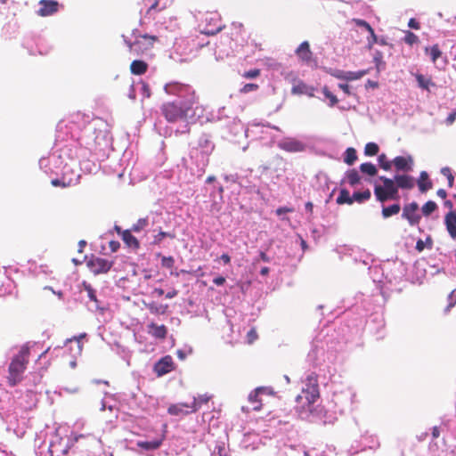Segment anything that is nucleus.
<instances>
[{"instance_id":"obj_1","label":"nucleus","mask_w":456,"mask_h":456,"mask_svg":"<svg viewBox=\"0 0 456 456\" xmlns=\"http://www.w3.org/2000/svg\"><path fill=\"white\" fill-rule=\"evenodd\" d=\"M64 135L65 132L58 130L53 151L49 157L39 159V167L45 173L60 170L66 174L71 169L68 160L79 159L81 163L93 157L98 159L105 156L111 144L108 126L100 118L87 124L77 139L73 136L65 139Z\"/></svg>"},{"instance_id":"obj_2","label":"nucleus","mask_w":456,"mask_h":456,"mask_svg":"<svg viewBox=\"0 0 456 456\" xmlns=\"http://www.w3.org/2000/svg\"><path fill=\"white\" fill-rule=\"evenodd\" d=\"M164 91L167 94L177 98L163 103L160 107L161 114L167 122L192 124L204 117L205 108L199 103L195 91L191 86L170 82L165 85Z\"/></svg>"},{"instance_id":"obj_3","label":"nucleus","mask_w":456,"mask_h":456,"mask_svg":"<svg viewBox=\"0 0 456 456\" xmlns=\"http://www.w3.org/2000/svg\"><path fill=\"white\" fill-rule=\"evenodd\" d=\"M318 397L317 376L314 373H310L303 381L301 395L297 396V401L305 400V403L297 408V412L301 419L309 422L322 420V408L314 405V402Z\"/></svg>"},{"instance_id":"obj_4","label":"nucleus","mask_w":456,"mask_h":456,"mask_svg":"<svg viewBox=\"0 0 456 456\" xmlns=\"http://www.w3.org/2000/svg\"><path fill=\"white\" fill-rule=\"evenodd\" d=\"M215 145L206 134L200 137L198 146L190 151V162H186L191 175L200 177L206 171L209 162V156L214 151Z\"/></svg>"},{"instance_id":"obj_5","label":"nucleus","mask_w":456,"mask_h":456,"mask_svg":"<svg viewBox=\"0 0 456 456\" xmlns=\"http://www.w3.org/2000/svg\"><path fill=\"white\" fill-rule=\"evenodd\" d=\"M29 349L27 346L20 347L19 353L13 356L9 365L8 382L11 386L18 384L28 362Z\"/></svg>"},{"instance_id":"obj_6","label":"nucleus","mask_w":456,"mask_h":456,"mask_svg":"<svg viewBox=\"0 0 456 456\" xmlns=\"http://www.w3.org/2000/svg\"><path fill=\"white\" fill-rule=\"evenodd\" d=\"M379 181L382 182V184H375L374 187V194L379 201L384 202L389 200H397L399 199L396 183L393 178L381 175L379 177Z\"/></svg>"},{"instance_id":"obj_7","label":"nucleus","mask_w":456,"mask_h":456,"mask_svg":"<svg viewBox=\"0 0 456 456\" xmlns=\"http://www.w3.org/2000/svg\"><path fill=\"white\" fill-rule=\"evenodd\" d=\"M123 37L125 43L129 47L130 52L136 54L143 53L145 51L149 50L158 39L155 36L144 34L135 37V40L132 43L124 36Z\"/></svg>"},{"instance_id":"obj_8","label":"nucleus","mask_w":456,"mask_h":456,"mask_svg":"<svg viewBox=\"0 0 456 456\" xmlns=\"http://www.w3.org/2000/svg\"><path fill=\"white\" fill-rule=\"evenodd\" d=\"M201 33L205 35H215L222 28V22L217 12H208L201 20Z\"/></svg>"},{"instance_id":"obj_9","label":"nucleus","mask_w":456,"mask_h":456,"mask_svg":"<svg viewBox=\"0 0 456 456\" xmlns=\"http://www.w3.org/2000/svg\"><path fill=\"white\" fill-rule=\"evenodd\" d=\"M272 129L279 130L277 126H271L269 125H260L256 123L250 124L245 130V136H254L260 140H265L268 137H272L270 131Z\"/></svg>"},{"instance_id":"obj_10","label":"nucleus","mask_w":456,"mask_h":456,"mask_svg":"<svg viewBox=\"0 0 456 456\" xmlns=\"http://www.w3.org/2000/svg\"><path fill=\"white\" fill-rule=\"evenodd\" d=\"M402 218L406 219L411 226L418 225L421 219L418 203L405 204L403 208Z\"/></svg>"},{"instance_id":"obj_11","label":"nucleus","mask_w":456,"mask_h":456,"mask_svg":"<svg viewBox=\"0 0 456 456\" xmlns=\"http://www.w3.org/2000/svg\"><path fill=\"white\" fill-rule=\"evenodd\" d=\"M200 45L194 39L191 38H180L177 39L174 47L177 53L182 56H189L193 53L194 50Z\"/></svg>"},{"instance_id":"obj_12","label":"nucleus","mask_w":456,"mask_h":456,"mask_svg":"<svg viewBox=\"0 0 456 456\" xmlns=\"http://www.w3.org/2000/svg\"><path fill=\"white\" fill-rule=\"evenodd\" d=\"M112 262L97 256H93L87 262L88 268L95 275L108 273L112 267Z\"/></svg>"},{"instance_id":"obj_13","label":"nucleus","mask_w":456,"mask_h":456,"mask_svg":"<svg viewBox=\"0 0 456 456\" xmlns=\"http://www.w3.org/2000/svg\"><path fill=\"white\" fill-rule=\"evenodd\" d=\"M278 147L287 152L297 153L305 150V144L295 138L288 137L278 142Z\"/></svg>"},{"instance_id":"obj_14","label":"nucleus","mask_w":456,"mask_h":456,"mask_svg":"<svg viewBox=\"0 0 456 456\" xmlns=\"http://www.w3.org/2000/svg\"><path fill=\"white\" fill-rule=\"evenodd\" d=\"M233 41L228 36H222L218 44L216 45V58L224 59L232 53Z\"/></svg>"},{"instance_id":"obj_15","label":"nucleus","mask_w":456,"mask_h":456,"mask_svg":"<svg viewBox=\"0 0 456 456\" xmlns=\"http://www.w3.org/2000/svg\"><path fill=\"white\" fill-rule=\"evenodd\" d=\"M365 28L369 30V36L366 37V48L371 50L374 45H391L388 43V38L386 36H377L374 29L370 25H366Z\"/></svg>"},{"instance_id":"obj_16","label":"nucleus","mask_w":456,"mask_h":456,"mask_svg":"<svg viewBox=\"0 0 456 456\" xmlns=\"http://www.w3.org/2000/svg\"><path fill=\"white\" fill-rule=\"evenodd\" d=\"M158 377L164 376L174 370V362L170 355H166L159 360L153 367Z\"/></svg>"},{"instance_id":"obj_17","label":"nucleus","mask_w":456,"mask_h":456,"mask_svg":"<svg viewBox=\"0 0 456 456\" xmlns=\"http://www.w3.org/2000/svg\"><path fill=\"white\" fill-rule=\"evenodd\" d=\"M397 172L409 173L413 169V159L411 156H397L392 160Z\"/></svg>"},{"instance_id":"obj_18","label":"nucleus","mask_w":456,"mask_h":456,"mask_svg":"<svg viewBox=\"0 0 456 456\" xmlns=\"http://www.w3.org/2000/svg\"><path fill=\"white\" fill-rule=\"evenodd\" d=\"M83 289L86 292L89 300L94 304V305L89 306L91 310L94 311H102L105 310V307L102 305V302L97 298L95 289L91 286V284L86 281H83L82 283Z\"/></svg>"},{"instance_id":"obj_19","label":"nucleus","mask_w":456,"mask_h":456,"mask_svg":"<svg viewBox=\"0 0 456 456\" xmlns=\"http://www.w3.org/2000/svg\"><path fill=\"white\" fill-rule=\"evenodd\" d=\"M295 53L305 64H310L314 61V54L307 41L302 42L296 49Z\"/></svg>"},{"instance_id":"obj_20","label":"nucleus","mask_w":456,"mask_h":456,"mask_svg":"<svg viewBox=\"0 0 456 456\" xmlns=\"http://www.w3.org/2000/svg\"><path fill=\"white\" fill-rule=\"evenodd\" d=\"M393 180L396 183L397 190H411L415 185V179L411 175L404 174H396Z\"/></svg>"},{"instance_id":"obj_21","label":"nucleus","mask_w":456,"mask_h":456,"mask_svg":"<svg viewBox=\"0 0 456 456\" xmlns=\"http://www.w3.org/2000/svg\"><path fill=\"white\" fill-rule=\"evenodd\" d=\"M40 8L37 13L41 17L53 15L58 11V2L53 0H41L39 2Z\"/></svg>"},{"instance_id":"obj_22","label":"nucleus","mask_w":456,"mask_h":456,"mask_svg":"<svg viewBox=\"0 0 456 456\" xmlns=\"http://www.w3.org/2000/svg\"><path fill=\"white\" fill-rule=\"evenodd\" d=\"M444 224L446 226V230L450 234L451 238L456 240V212L451 210L448 214H446L444 218Z\"/></svg>"},{"instance_id":"obj_23","label":"nucleus","mask_w":456,"mask_h":456,"mask_svg":"<svg viewBox=\"0 0 456 456\" xmlns=\"http://www.w3.org/2000/svg\"><path fill=\"white\" fill-rule=\"evenodd\" d=\"M225 126L229 133L234 137L238 136L242 133L245 134L246 128H244V125L241 123L240 119L236 118H232V119H230Z\"/></svg>"},{"instance_id":"obj_24","label":"nucleus","mask_w":456,"mask_h":456,"mask_svg":"<svg viewBox=\"0 0 456 456\" xmlns=\"http://www.w3.org/2000/svg\"><path fill=\"white\" fill-rule=\"evenodd\" d=\"M314 87L300 81L293 86L291 92L293 94H305L309 97H313L314 96Z\"/></svg>"},{"instance_id":"obj_25","label":"nucleus","mask_w":456,"mask_h":456,"mask_svg":"<svg viewBox=\"0 0 456 456\" xmlns=\"http://www.w3.org/2000/svg\"><path fill=\"white\" fill-rule=\"evenodd\" d=\"M266 387H260L256 388L248 395V401L252 403V409L254 411H259L261 409V403L258 399L259 395L264 391L267 390Z\"/></svg>"},{"instance_id":"obj_26","label":"nucleus","mask_w":456,"mask_h":456,"mask_svg":"<svg viewBox=\"0 0 456 456\" xmlns=\"http://www.w3.org/2000/svg\"><path fill=\"white\" fill-rule=\"evenodd\" d=\"M211 399V395L208 394L200 395L198 397H193L191 406L186 410L187 411H197L204 403H207Z\"/></svg>"},{"instance_id":"obj_27","label":"nucleus","mask_w":456,"mask_h":456,"mask_svg":"<svg viewBox=\"0 0 456 456\" xmlns=\"http://www.w3.org/2000/svg\"><path fill=\"white\" fill-rule=\"evenodd\" d=\"M414 77L417 80L418 86L423 90L429 92L431 87L436 86V84L432 81L430 77H425L424 75L419 73H416Z\"/></svg>"},{"instance_id":"obj_28","label":"nucleus","mask_w":456,"mask_h":456,"mask_svg":"<svg viewBox=\"0 0 456 456\" xmlns=\"http://www.w3.org/2000/svg\"><path fill=\"white\" fill-rule=\"evenodd\" d=\"M149 333L157 338H165L167 330L165 325H158L155 323L149 324Z\"/></svg>"},{"instance_id":"obj_29","label":"nucleus","mask_w":456,"mask_h":456,"mask_svg":"<svg viewBox=\"0 0 456 456\" xmlns=\"http://www.w3.org/2000/svg\"><path fill=\"white\" fill-rule=\"evenodd\" d=\"M190 406H191V404H188V403L173 404V405L169 406L168 412L171 415H176V416L192 413L193 411H186L188 409V407H190Z\"/></svg>"},{"instance_id":"obj_30","label":"nucleus","mask_w":456,"mask_h":456,"mask_svg":"<svg viewBox=\"0 0 456 456\" xmlns=\"http://www.w3.org/2000/svg\"><path fill=\"white\" fill-rule=\"evenodd\" d=\"M403 33L404 34V36L403 37H402L401 40L407 45L413 46L415 45L419 44V37L411 30H403Z\"/></svg>"},{"instance_id":"obj_31","label":"nucleus","mask_w":456,"mask_h":456,"mask_svg":"<svg viewBox=\"0 0 456 456\" xmlns=\"http://www.w3.org/2000/svg\"><path fill=\"white\" fill-rule=\"evenodd\" d=\"M131 72L134 75H142L147 70V64L142 61L135 60L131 63Z\"/></svg>"},{"instance_id":"obj_32","label":"nucleus","mask_w":456,"mask_h":456,"mask_svg":"<svg viewBox=\"0 0 456 456\" xmlns=\"http://www.w3.org/2000/svg\"><path fill=\"white\" fill-rule=\"evenodd\" d=\"M323 352L324 351L322 348H319L318 346H313L307 355L308 361L311 363L317 365L319 363V356L322 355Z\"/></svg>"},{"instance_id":"obj_33","label":"nucleus","mask_w":456,"mask_h":456,"mask_svg":"<svg viewBox=\"0 0 456 456\" xmlns=\"http://www.w3.org/2000/svg\"><path fill=\"white\" fill-rule=\"evenodd\" d=\"M425 53L430 56L431 61L436 64L438 58L442 55V51L440 50L438 45H434L430 47L427 46L425 48Z\"/></svg>"},{"instance_id":"obj_34","label":"nucleus","mask_w":456,"mask_h":456,"mask_svg":"<svg viewBox=\"0 0 456 456\" xmlns=\"http://www.w3.org/2000/svg\"><path fill=\"white\" fill-rule=\"evenodd\" d=\"M147 309L154 314H163L167 309V305H160L155 302H151L146 305Z\"/></svg>"},{"instance_id":"obj_35","label":"nucleus","mask_w":456,"mask_h":456,"mask_svg":"<svg viewBox=\"0 0 456 456\" xmlns=\"http://www.w3.org/2000/svg\"><path fill=\"white\" fill-rule=\"evenodd\" d=\"M123 240L131 248H138L139 242L137 239L132 235L131 232L126 230L122 232Z\"/></svg>"},{"instance_id":"obj_36","label":"nucleus","mask_w":456,"mask_h":456,"mask_svg":"<svg viewBox=\"0 0 456 456\" xmlns=\"http://www.w3.org/2000/svg\"><path fill=\"white\" fill-rule=\"evenodd\" d=\"M160 440L140 441L137 443L138 447L146 451L158 449L160 446Z\"/></svg>"},{"instance_id":"obj_37","label":"nucleus","mask_w":456,"mask_h":456,"mask_svg":"<svg viewBox=\"0 0 456 456\" xmlns=\"http://www.w3.org/2000/svg\"><path fill=\"white\" fill-rule=\"evenodd\" d=\"M401 207L399 204H393L388 207H383L382 208V216L384 218H388L392 216H395L400 212Z\"/></svg>"},{"instance_id":"obj_38","label":"nucleus","mask_w":456,"mask_h":456,"mask_svg":"<svg viewBox=\"0 0 456 456\" xmlns=\"http://www.w3.org/2000/svg\"><path fill=\"white\" fill-rule=\"evenodd\" d=\"M338 204H352L354 203V199L352 195H350L349 191L346 189H342L339 192V195L337 198Z\"/></svg>"},{"instance_id":"obj_39","label":"nucleus","mask_w":456,"mask_h":456,"mask_svg":"<svg viewBox=\"0 0 456 456\" xmlns=\"http://www.w3.org/2000/svg\"><path fill=\"white\" fill-rule=\"evenodd\" d=\"M383 53L379 50H375L373 53V62L378 70L384 69L386 67V62L383 60Z\"/></svg>"},{"instance_id":"obj_40","label":"nucleus","mask_w":456,"mask_h":456,"mask_svg":"<svg viewBox=\"0 0 456 456\" xmlns=\"http://www.w3.org/2000/svg\"><path fill=\"white\" fill-rule=\"evenodd\" d=\"M11 291V282L8 279H6L0 272V296H4Z\"/></svg>"},{"instance_id":"obj_41","label":"nucleus","mask_w":456,"mask_h":456,"mask_svg":"<svg viewBox=\"0 0 456 456\" xmlns=\"http://www.w3.org/2000/svg\"><path fill=\"white\" fill-rule=\"evenodd\" d=\"M371 194L370 190H365L363 191H355L353 193L352 198L354 199V202L356 201L358 203H362L368 200L370 198Z\"/></svg>"},{"instance_id":"obj_42","label":"nucleus","mask_w":456,"mask_h":456,"mask_svg":"<svg viewBox=\"0 0 456 456\" xmlns=\"http://www.w3.org/2000/svg\"><path fill=\"white\" fill-rule=\"evenodd\" d=\"M347 182L351 186H355L360 183L361 177L357 170L352 169L346 173Z\"/></svg>"},{"instance_id":"obj_43","label":"nucleus","mask_w":456,"mask_h":456,"mask_svg":"<svg viewBox=\"0 0 456 456\" xmlns=\"http://www.w3.org/2000/svg\"><path fill=\"white\" fill-rule=\"evenodd\" d=\"M360 170L362 173L367 174L370 176L375 175L378 172L376 166L370 162H365V163L361 164Z\"/></svg>"},{"instance_id":"obj_44","label":"nucleus","mask_w":456,"mask_h":456,"mask_svg":"<svg viewBox=\"0 0 456 456\" xmlns=\"http://www.w3.org/2000/svg\"><path fill=\"white\" fill-rule=\"evenodd\" d=\"M135 86L142 95L143 99L151 97V89L148 84H146L142 80H140L138 83L135 84Z\"/></svg>"},{"instance_id":"obj_45","label":"nucleus","mask_w":456,"mask_h":456,"mask_svg":"<svg viewBox=\"0 0 456 456\" xmlns=\"http://www.w3.org/2000/svg\"><path fill=\"white\" fill-rule=\"evenodd\" d=\"M356 159V151L354 148H347L345 152L344 161L348 165H353Z\"/></svg>"},{"instance_id":"obj_46","label":"nucleus","mask_w":456,"mask_h":456,"mask_svg":"<svg viewBox=\"0 0 456 456\" xmlns=\"http://www.w3.org/2000/svg\"><path fill=\"white\" fill-rule=\"evenodd\" d=\"M367 74L366 70H359V71H346L345 80L352 81L357 80Z\"/></svg>"},{"instance_id":"obj_47","label":"nucleus","mask_w":456,"mask_h":456,"mask_svg":"<svg viewBox=\"0 0 456 456\" xmlns=\"http://www.w3.org/2000/svg\"><path fill=\"white\" fill-rule=\"evenodd\" d=\"M378 162H379V167L382 169H384L386 171L391 170L393 163H392V161L387 159L386 154L382 153V154L379 155Z\"/></svg>"},{"instance_id":"obj_48","label":"nucleus","mask_w":456,"mask_h":456,"mask_svg":"<svg viewBox=\"0 0 456 456\" xmlns=\"http://www.w3.org/2000/svg\"><path fill=\"white\" fill-rule=\"evenodd\" d=\"M352 23L358 28L357 32L360 33H367V36H369V30L365 28L366 25H370L366 20L362 19H353Z\"/></svg>"},{"instance_id":"obj_49","label":"nucleus","mask_w":456,"mask_h":456,"mask_svg":"<svg viewBox=\"0 0 456 456\" xmlns=\"http://www.w3.org/2000/svg\"><path fill=\"white\" fill-rule=\"evenodd\" d=\"M379 146L375 142H368L364 148V153L367 156H375L379 152Z\"/></svg>"},{"instance_id":"obj_50","label":"nucleus","mask_w":456,"mask_h":456,"mask_svg":"<svg viewBox=\"0 0 456 456\" xmlns=\"http://www.w3.org/2000/svg\"><path fill=\"white\" fill-rule=\"evenodd\" d=\"M437 206L436 202L429 200L427 203H425L422 207V213L424 216H428L431 213H433L436 209Z\"/></svg>"},{"instance_id":"obj_51","label":"nucleus","mask_w":456,"mask_h":456,"mask_svg":"<svg viewBox=\"0 0 456 456\" xmlns=\"http://www.w3.org/2000/svg\"><path fill=\"white\" fill-rule=\"evenodd\" d=\"M166 237H168V238H171V239H174L175 238V234L171 233V232H162L160 231L158 234H156L154 236V239L152 240V244H156V245H159L161 243L162 240Z\"/></svg>"},{"instance_id":"obj_52","label":"nucleus","mask_w":456,"mask_h":456,"mask_svg":"<svg viewBox=\"0 0 456 456\" xmlns=\"http://www.w3.org/2000/svg\"><path fill=\"white\" fill-rule=\"evenodd\" d=\"M149 224V220L147 217L140 218L132 227V231L135 232H139L143 230Z\"/></svg>"},{"instance_id":"obj_53","label":"nucleus","mask_w":456,"mask_h":456,"mask_svg":"<svg viewBox=\"0 0 456 456\" xmlns=\"http://www.w3.org/2000/svg\"><path fill=\"white\" fill-rule=\"evenodd\" d=\"M354 396V393L350 390H347L344 394L336 395V403H342V397H345L348 401V404L351 405L353 403Z\"/></svg>"},{"instance_id":"obj_54","label":"nucleus","mask_w":456,"mask_h":456,"mask_svg":"<svg viewBox=\"0 0 456 456\" xmlns=\"http://www.w3.org/2000/svg\"><path fill=\"white\" fill-rule=\"evenodd\" d=\"M425 248H432V240L428 237L426 240H419L416 243V249L421 252Z\"/></svg>"},{"instance_id":"obj_55","label":"nucleus","mask_w":456,"mask_h":456,"mask_svg":"<svg viewBox=\"0 0 456 456\" xmlns=\"http://www.w3.org/2000/svg\"><path fill=\"white\" fill-rule=\"evenodd\" d=\"M212 456H227V450L224 444H217L213 452Z\"/></svg>"},{"instance_id":"obj_56","label":"nucleus","mask_w":456,"mask_h":456,"mask_svg":"<svg viewBox=\"0 0 456 456\" xmlns=\"http://www.w3.org/2000/svg\"><path fill=\"white\" fill-rule=\"evenodd\" d=\"M322 93L325 96V98L330 100V106L333 107L338 102V98L336 95H334L327 86H324L322 89Z\"/></svg>"},{"instance_id":"obj_57","label":"nucleus","mask_w":456,"mask_h":456,"mask_svg":"<svg viewBox=\"0 0 456 456\" xmlns=\"http://www.w3.org/2000/svg\"><path fill=\"white\" fill-rule=\"evenodd\" d=\"M447 306L445 307V312L451 311V309L456 305V289H453L447 297Z\"/></svg>"},{"instance_id":"obj_58","label":"nucleus","mask_w":456,"mask_h":456,"mask_svg":"<svg viewBox=\"0 0 456 456\" xmlns=\"http://www.w3.org/2000/svg\"><path fill=\"white\" fill-rule=\"evenodd\" d=\"M192 353V348L191 346H184L183 348L178 349L176 351V355L180 360H184L189 354Z\"/></svg>"},{"instance_id":"obj_59","label":"nucleus","mask_w":456,"mask_h":456,"mask_svg":"<svg viewBox=\"0 0 456 456\" xmlns=\"http://www.w3.org/2000/svg\"><path fill=\"white\" fill-rule=\"evenodd\" d=\"M72 183H73V180L71 178L69 179L68 181L66 180L65 177H63L62 179H53L52 180V184L53 186L61 185V186L65 187V186H69Z\"/></svg>"},{"instance_id":"obj_60","label":"nucleus","mask_w":456,"mask_h":456,"mask_svg":"<svg viewBox=\"0 0 456 456\" xmlns=\"http://www.w3.org/2000/svg\"><path fill=\"white\" fill-rule=\"evenodd\" d=\"M258 89V85L254 83H248L244 85L240 89V92L242 94H248L250 92L256 91Z\"/></svg>"},{"instance_id":"obj_61","label":"nucleus","mask_w":456,"mask_h":456,"mask_svg":"<svg viewBox=\"0 0 456 456\" xmlns=\"http://www.w3.org/2000/svg\"><path fill=\"white\" fill-rule=\"evenodd\" d=\"M73 344H74V345H75V346H76L77 354H81V352H82V347H83V346H82V344H81L80 340H79V339H77V338H71V339H67V341H66V345H73Z\"/></svg>"},{"instance_id":"obj_62","label":"nucleus","mask_w":456,"mask_h":456,"mask_svg":"<svg viewBox=\"0 0 456 456\" xmlns=\"http://www.w3.org/2000/svg\"><path fill=\"white\" fill-rule=\"evenodd\" d=\"M161 265L166 268H173L175 265V259L173 256H162Z\"/></svg>"},{"instance_id":"obj_63","label":"nucleus","mask_w":456,"mask_h":456,"mask_svg":"<svg viewBox=\"0 0 456 456\" xmlns=\"http://www.w3.org/2000/svg\"><path fill=\"white\" fill-rule=\"evenodd\" d=\"M441 173L442 175H444V176H446L448 178V181H449V184L452 186V183H453V180H454V177L452 174V171L449 167H443L441 169Z\"/></svg>"},{"instance_id":"obj_64","label":"nucleus","mask_w":456,"mask_h":456,"mask_svg":"<svg viewBox=\"0 0 456 456\" xmlns=\"http://www.w3.org/2000/svg\"><path fill=\"white\" fill-rule=\"evenodd\" d=\"M418 185L419 191L425 192L432 187V183L430 181H427L426 183L419 181Z\"/></svg>"}]
</instances>
